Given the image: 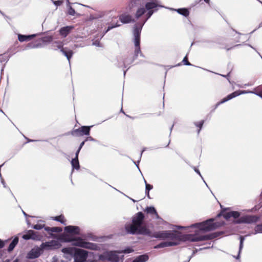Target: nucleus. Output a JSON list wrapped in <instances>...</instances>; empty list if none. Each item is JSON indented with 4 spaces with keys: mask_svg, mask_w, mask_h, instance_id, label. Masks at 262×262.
Masks as SVG:
<instances>
[{
    "mask_svg": "<svg viewBox=\"0 0 262 262\" xmlns=\"http://www.w3.org/2000/svg\"><path fill=\"white\" fill-rule=\"evenodd\" d=\"M145 13V9L143 8H139L136 13V17L139 18Z\"/></svg>",
    "mask_w": 262,
    "mask_h": 262,
    "instance_id": "30",
    "label": "nucleus"
},
{
    "mask_svg": "<svg viewBox=\"0 0 262 262\" xmlns=\"http://www.w3.org/2000/svg\"><path fill=\"white\" fill-rule=\"evenodd\" d=\"M89 139V138H86V139L83 142H82L80 144V146L78 149V150H77L76 152V153H78L79 154L81 148L83 147V146L84 145V143H85V142L88 141V139ZM90 139H92V138L91 137H90Z\"/></svg>",
    "mask_w": 262,
    "mask_h": 262,
    "instance_id": "35",
    "label": "nucleus"
},
{
    "mask_svg": "<svg viewBox=\"0 0 262 262\" xmlns=\"http://www.w3.org/2000/svg\"><path fill=\"white\" fill-rule=\"evenodd\" d=\"M52 220L59 222L63 225H66V220L63 215L61 214L58 216H54L52 217Z\"/></svg>",
    "mask_w": 262,
    "mask_h": 262,
    "instance_id": "25",
    "label": "nucleus"
},
{
    "mask_svg": "<svg viewBox=\"0 0 262 262\" xmlns=\"http://www.w3.org/2000/svg\"><path fill=\"white\" fill-rule=\"evenodd\" d=\"M78 154L76 153L75 158L73 159L71 161V164L73 168L78 170L80 168V165L78 160Z\"/></svg>",
    "mask_w": 262,
    "mask_h": 262,
    "instance_id": "19",
    "label": "nucleus"
},
{
    "mask_svg": "<svg viewBox=\"0 0 262 262\" xmlns=\"http://www.w3.org/2000/svg\"><path fill=\"white\" fill-rule=\"evenodd\" d=\"M244 241V237L243 236H241L240 237L239 251L241 250V249L243 248Z\"/></svg>",
    "mask_w": 262,
    "mask_h": 262,
    "instance_id": "38",
    "label": "nucleus"
},
{
    "mask_svg": "<svg viewBox=\"0 0 262 262\" xmlns=\"http://www.w3.org/2000/svg\"><path fill=\"white\" fill-rule=\"evenodd\" d=\"M158 6L159 5L155 2H148L145 4V8L147 10H153Z\"/></svg>",
    "mask_w": 262,
    "mask_h": 262,
    "instance_id": "26",
    "label": "nucleus"
},
{
    "mask_svg": "<svg viewBox=\"0 0 262 262\" xmlns=\"http://www.w3.org/2000/svg\"><path fill=\"white\" fill-rule=\"evenodd\" d=\"M99 259L100 260H103L104 259H107L108 261L111 262H119V257L116 254V252H110L106 254V255H104L101 254L99 256Z\"/></svg>",
    "mask_w": 262,
    "mask_h": 262,
    "instance_id": "9",
    "label": "nucleus"
},
{
    "mask_svg": "<svg viewBox=\"0 0 262 262\" xmlns=\"http://www.w3.org/2000/svg\"><path fill=\"white\" fill-rule=\"evenodd\" d=\"M64 231L74 235L80 234V229L78 226H68L64 227Z\"/></svg>",
    "mask_w": 262,
    "mask_h": 262,
    "instance_id": "12",
    "label": "nucleus"
},
{
    "mask_svg": "<svg viewBox=\"0 0 262 262\" xmlns=\"http://www.w3.org/2000/svg\"><path fill=\"white\" fill-rule=\"evenodd\" d=\"M180 241H174L173 242H164L160 243L159 244L156 245L155 247V248H162L166 247H170L173 246L178 245L179 244Z\"/></svg>",
    "mask_w": 262,
    "mask_h": 262,
    "instance_id": "15",
    "label": "nucleus"
},
{
    "mask_svg": "<svg viewBox=\"0 0 262 262\" xmlns=\"http://www.w3.org/2000/svg\"><path fill=\"white\" fill-rule=\"evenodd\" d=\"M206 3H209V0H204Z\"/></svg>",
    "mask_w": 262,
    "mask_h": 262,
    "instance_id": "49",
    "label": "nucleus"
},
{
    "mask_svg": "<svg viewBox=\"0 0 262 262\" xmlns=\"http://www.w3.org/2000/svg\"><path fill=\"white\" fill-rule=\"evenodd\" d=\"M58 49H60V50H61V49H62V48H63V46H62V45H58Z\"/></svg>",
    "mask_w": 262,
    "mask_h": 262,
    "instance_id": "47",
    "label": "nucleus"
},
{
    "mask_svg": "<svg viewBox=\"0 0 262 262\" xmlns=\"http://www.w3.org/2000/svg\"><path fill=\"white\" fill-rule=\"evenodd\" d=\"M63 238L66 242H73V245L81 248L93 250L99 249V246L96 244L85 241L81 238H71L68 235H63Z\"/></svg>",
    "mask_w": 262,
    "mask_h": 262,
    "instance_id": "4",
    "label": "nucleus"
},
{
    "mask_svg": "<svg viewBox=\"0 0 262 262\" xmlns=\"http://www.w3.org/2000/svg\"><path fill=\"white\" fill-rule=\"evenodd\" d=\"M183 64L186 66H190L191 63L188 61L187 56L186 55L182 60Z\"/></svg>",
    "mask_w": 262,
    "mask_h": 262,
    "instance_id": "36",
    "label": "nucleus"
},
{
    "mask_svg": "<svg viewBox=\"0 0 262 262\" xmlns=\"http://www.w3.org/2000/svg\"><path fill=\"white\" fill-rule=\"evenodd\" d=\"M119 19L122 24L135 22V20L132 18L130 15L125 13L120 15L119 16Z\"/></svg>",
    "mask_w": 262,
    "mask_h": 262,
    "instance_id": "11",
    "label": "nucleus"
},
{
    "mask_svg": "<svg viewBox=\"0 0 262 262\" xmlns=\"http://www.w3.org/2000/svg\"><path fill=\"white\" fill-rule=\"evenodd\" d=\"M225 210L226 209L222 210L221 213L218 214V216H223L225 219L228 220L231 217V211L226 212Z\"/></svg>",
    "mask_w": 262,
    "mask_h": 262,
    "instance_id": "29",
    "label": "nucleus"
},
{
    "mask_svg": "<svg viewBox=\"0 0 262 262\" xmlns=\"http://www.w3.org/2000/svg\"><path fill=\"white\" fill-rule=\"evenodd\" d=\"M227 50H229L230 49H232V47L231 48H226Z\"/></svg>",
    "mask_w": 262,
    "mask_h": 262,
    "instance_id": "50",
    "label": "nucleus"
},
{
    "mask_svg": "<svg viewBox=\"0 0 262 262\" xmlns=\"http://www.w3.org/2000/svg\"><path fill=\"white\" fill-rule=\"evenodd\" d=\"M13 262H18V260L17 259H15Z\"/></svg>",
    "mask_w": 262,
    "mask_h": 262,
    "instance_id": "51",
    "label": "nucleus"
},
{
    "mask_svg": "<svg viewBox=\"0 0 262 262\" xmlns=\"http://www.w3.org/2000/svg\"><path fill=\"white\" fill-rule=\"evenodd\" d=\"M120 26V24H118V23H116V24L115 25H114V26H108L106 31H109L110 30L113 29V28L119 27Z\"/></svg>",
    "mask_w": 262,
    "mask_h": 262,
    "instance_id": "40",
    "label": "nucleus"
},
{
    "mask_svg": "<svg viewBox=\"0 0 262 262\" xmlns=\"http://www.w3.org/2000/svg\"><path fill=\"white\" fill-rule=\"evenodd\" d=\"M40 223H38L37 224L34 225L33 226V228L36 230H40L43 228H45L46 227L45 224L42 223L43 222L40 221Z\"/></svg>",
    "mask_w": 262,
    "mask_h": 262,
    "instance_id": "31",
    "label": "nucleus"
},
{
    "mask_svg": "<svg viewBox=\"0 0 262 262\" xmlns=\"http://www.w3.org/2000/svg\"><path fill=\"white\" fill-rule=\"evenodd\" d=\"M91 126H82L78 128L74 129L71 132V135L75 137H80L84 135H89Z\"/></svg>",
    "mask_w": 262,
    "mask_h": 262,
    "instance_id": "8",
    "label": "nucleus"
},
{
    "mask_svg": "<svg viewBox=\"0 0 262 262\" xmlns=\"http://www.w3.org/2000/svg\"><path fill=\"white\" fill-rule=\"evenodd\" d=\"M67 2L69 3V0H67Z\"/></svg>",
    "mask_w": 262,
    "mask_h": 262,
    "instance_id": "53",
    "label": "nucleus"
},
{
    "mask_svg": "<svg viewBox=\"0 0 262 262\" xmlns=\"http://www.w3.org/2000/svg\"><path fill=\"white\" fill-rule=\"evenodd\" d=\"M148 12L146 14V16H147V19H148L149 18H150L151 17V16L152 15V14L154 13V10H148Z\"/></svg>",
    "mask_w": 262,
    "mask_h": 262,
    "instance_id": "39",
    "label": "nucleus"
},
{
    "mask_svg": "<svg viewBox=\"0 0 262 262\" xmlns=\"http://www.w3.org/2000/svg\"><path fill=\"white\" fill-rule=\"evenodd\" d=\"M73 28V27L72 26L62 27L60 29L59 33L61 36L66 37Z\"/></svg>",
    "mask_w": 262,
    "mask_h": 262,
    "instance_id": "17",
    "label": "nucleus"
},
{
    "mask_svg": "<svg viewBox=\"0 0 262 262\" xmlns=\"http://www.w3.org/2000/svg\"><path fill=\"white\" fill-rule=\"evenodd\" d=\"M145 184H146V193L148 198H150L149 196V190L152 189L153 186L152 185L149 184L147 183L146 181H145Z\"/></svg>",
    "mask_w": 262,
    "mask_h": 262,
    "instance_id": "32",
    "label": "nucleus"
},
{
    "mask_svg": "<svg viewBox=\"0 0 262 262\" xmlns=\"http://www.w3.org/2000/svg\"><path fill=\"white\" fill-rule=\"evenodd\" d=\"M62 3H63L62 1H56L54 2V4L57 6H60L62 4Z\"/></svg>",
    "mask_w": 262,
    "mask_h": 262,
    "instance_id": "41",
    "label": "nucleus"
},
{
    "mask_svg": "<svg viewBox=\"0 0 262 262\" xmlns=\"http://www.w3.org/2000/svg\"><path fill=\"white\" fill-rule=\"evenodd\" d=\"M35 36V34L30 35H25L21 34L18 35V39L20 42H24L26 41H28L32 39Z\"/></svg>",
    "mask_w": 262,
    "mask_h": 262,
    "instance_id": "18",
    "label": "nucleus"
},
{
    "mask_svg": "<svg viewBox=\"0 0 262 262\" xmlns=\"http://www.w3.org/2000/svg\"><path fill=\"white\" fill-rule=\"evenodd\" d=\"M240 93L238 92V91H235L233 93L228 95L227 97L223 98L222 100H221L220 102L216 103L215 108L217 107L219 105L221 104H222L224 102H226V101L235 98L236 96H238L240 95Z\"/></svg>",
    "mask_w": 262,
    "mask_h": 262,
    "instance_id": "13",
    "label": "nucleus"
},
{
    "mask_svg": "<svg viewBox=\"0 0 262 262\" xmlns=\"http://www.w3.org/2000/svg\"><path fill=\"white\" fill-rule=\"evenodd\" d=\"M2 182H3V184H4V187H6V186L5 185V184H4V182L3 181Z\"/></svg>",
    "mask_w": 262,
    "mask_h": 262,
    "instance_id": "52",
    "label": "nucleus"
},
{
    "mask_svg": "<svg viewBox=\"0 0 262 262\" xmlns=\"http://www.w3.org/2000/svg\"><path fill=\"white\" fill-rule=\"evenodd\" d=\"M45 230L46 231H47L49 233H51L52 232L59 233L62 231V228L58 227H45Z\"/></svg>",
    "mask_w": 262,
    "mask_h": 262,
    "instance_id": "21",
    "label": "nucleus"
},
{
    "mask_svg": "<svg viewBox=\"0 0 262 262\" xmlns=\"http://www.w3.org/2000/svg\"><path fill=\"white\" fill-rule=\"evenodd\" d=\"M258 95L262 98V92H260Z\"/></svg>",
    "mask_w": 262,
    "mask_h": 262,
    "instance_id": "48",
    "label": "nucleus"
},
{
    "mask_svg": "<svg viewBox=\"0 0 262 262\" xmlns=\"http://www.w3.org/2000/svg\"><path fill=\"white\" fill-rule=\"evenodd\" d=\"M177 11L178 13L185 16L187 17L189 15V11L188 9L186 8H180L177 10Z\"/></svg>",
    "mask_w": 262,
    "mask_h": 262,
    "instance_id": "28",
    "label": "nucleus"
},
{
    "mask_svg": "<svg viewBox=\"0 0 262 262\" xmlns=\"http://www.w3.org/2000/svg\"><path fill=\"white\" fill-rule=\"evenodd\" d=\"M61 52L67 57L69 61H70L72 57L73 52L71 50L68 49L67 48H62Z\"/></svg>",
    "mask_w": 262,
    "mask_h": 262,
    "instance_id": "23",
    "label": "nucleus"
},
{
    "mask_svg": "<svg viewBox=\"0 0 262 262\" xmlns=\"http://www.w3.org/2000/svg\"><path fill=\"white\" fill-rule=\"evenodd\" d=\"M76 248L67 247L62 249L61 251L71 257H73Z\"/></svg>",
    "mask_w": 262,
    "mask_h": 262,
    "instance_id": "22",
    "label": "nucleus"
},
{
    "mask_svg": "<svg viewBox=\"0 0 262 262\" xmlns=\"http://www.w3.org/2000/svg\"><path fill=\"white\" fill-rule=\"evenodd\" d=\"M204 120H201L199 122H196L194 123L195 125L199 128L198 130V133L199 134L204 124Z\"/></svg>",
    "mask_w": 262,
    "mask_h": 262,
    "instance_id": "34",
    "label": "nucleus"
},
{
    "mask_svg": "<svg viewBox=\"0 0 262 262\" xmlns=\"http://www.w3.org/2000/svg\"><path fill=\"white\" fill-rule=\"evenodd\" d=\"M137 234L147 235L151 237L152 233L146 227V226H141L137 230Z\"/></svg>",
    "mask_w": 262,
    "mask_h": 262,
    "instance_id": "16",
    "label": "nucleus"
},
{
    "mask_svg": "<svg viewBox=\"0 0 262 262\" xmlns=\"http://www.w3.org/2000/svg\"><path fill=\"white\" fill-rule=\"evenodd\" d=\"M144 217L142 212H137L133 217L132 223L125 225L126 232L132 234H136L138 228L142 225Z\"/></svg>",
    "mask_w": 262,
    "mask_h": 262,
    "instance_id": "3",
    "label": "nucleus"
},
{
    "mask_svg": "<svg viewBox=\"0 0 262 262\" xmlns=\"http://www.w3.org/2000/svg\"><path fill=\"white\" fill-rule=\"evenodd\" d=\"M142 30V27L137 26L136 25L134 28L133 34L134 36V43H135V51L134 56L132 59L128 62L127 59H124L123 61L124 65L126 67V64L132 63L135 59L137 58L139 54H142V52L140 49V34Z\"/></svg>",
    "mask_w": 262,
    "mask_h": 262,
    "instance_id": "2",
    "label": "nucleus"
},
{
    "mask_svg": "<svg viewBox=\"0 0 262 262\" xmlns=\"http://www.w3.org/2000/svg\"><path fill=\"white\" fill-rule=\"evenodd\" d=\"M133 250H132V249H125L123 252L124 253H130L133 251Z\"/></svg>",
    "mask_w": 262,
    "mask_h": 262,
    "instance_id": "43",
    "label": "nucleus"
},
{
    "mask_svg": "<svg viewBox=\"0 0 262 262\" xmlns=\"http://www.w3.org/2000/svg\"><path fill=\"white\" fill-rule=\"evenodd\" d=\"M74 258L75 262H84L86 260L87 262H97V259H91L90 258L92 257L94 258L93 253L90 254L88 255V252L83 249L76 248L73 255Z\"/></svg>",
    "mask_w": 262,
    "mask_h": 262,
    "instance_id": "6",
    "label": "nucleus"
},
{
    "mask_svg": "<svg viewBox=\"0 0 262 262\" xmlns=\"http://www.w3.org/2000/svg\"><path fill=\"white\" fill-rule=\"evenodd\" d=\"M4 246V243L3 241L0 239V249L2 248Z\"/></svg>",
    "mask_w": 262,
    "mask_h": 262,
    "instance_id": "44",
    "label": "nucleus"
},
{
    "mask_svg": "<svg viewBox=\"0 0 262 262\" xmlns=\"http://www.w3.org/2000/svg\"><path fill=\"white\" fill-rule=\"evenodd\" d=\"M262 233V223L257 225L254 228V234Z\"/></svg>",
    "mask_w": 262,
    "mask_h": 262,
    "instance_id": "33",
    "label": "nucleus"
},
{
    "mask_svg": "<svg viewBox=\"0 0 262 262\" xmlns=\"http://www.w3.org/2000/svg\"><path fill=\"white\" fill-rule=\"evenodd\" d=\"M201 231H210L216 229L217 226L213 223V219H209L205 222L194 225Z\"/></svg>",
    "mask_w": 262,
    "mask_h": 262,
    "instance_id": "7",
    "label": "nucleus"
},
{
    "mask_svg": "<svg viewBox=\"0 0 262 262\" xmlns=\"http://www.w3.org/2000/svg\"><path fill=\"white\" fill-rule=\"evenodd\" d=\"M75 13V10L72 7H70L68 10V14L71 15H74Z\"/></svg>",
    "mask_w": 262,
    "mask_h": 262,
    "instance_id": "37",
    "label": "nucleus"
},
{
    "mask_svg": "<svg viewBox=\"0 0 262 262\" xmlns=\"http://www.w3.org/2000/svg\"><path fill=\"white\" fill-rule=\"evenodd\" d=\"M148 259V256L147 255L144 254L141 255L137 257H136L135 259L133 260V262H145Z\"/></svg>",
    "mask_w": 262,
    "mask_h": 262,
    "instance_id": "24",
    "label": "nucleus"
},
{
    "mask_svg": "<svg viewBox=\"0 0 262 262\" xmlns=\"http://www.w3.org/2000/svg\"><path fill=\"white\" fill-rule=\"evenodd\" d=\"M230 73V72H229V73H228V74H227V75H221L222 76H223V77H227V76H229Z\"/></svg>",
    "mask_w": 262,
    "mask_h": 262,
    "instance_id": "46",
    "label": "nucleus"
},
{
    "mask_svg": "<svg viewBox=\"0 0 262 262\" xmlns=\"http://www.w3.org/2000/svg\"><path fill=\"white\" fill-rule=\"evenodd\" d=\"M18 238L17 237H15L13 239L12 242L10 244L8 249V251L9 252L12 251L14 249V248H15L16 245L18 244Z\"/></svg>",
    "mask_w": 262,
    "mask_h": 262,
    "instance_id": "27",
    "label": "nucleus"
},
{
    "mask_svg": "<svg viewBox=\"0 0 262 262\" xmlns=\"http://www.w3.org/2000/svg\"><path fill=\"white\" fill-rule=\"evenodd\" d=\"M240 213L238 211H231V217L236 219L234 223L235 224H252L256 223L259 219V217L256 215H246L240 217Z\"/></svg>",
    "mask_w": 262,
    "mask_h": 262,
    "instance_id": "5",
    "label": "nucleus"
},
{
    "mask_svg": "<svg viewBox=\"0 0 262 262\" xmlns=\"http://www.w3.org/2000/svg\"><path fill=\"white\" fill-rule=\"evenodd\" d=\"M51 244V243L46 242V243H43L42 245L43 246V247H51L52 246Z\"/></svg>",
    "mask_w": 262,
    "mask_h": 262,
    "instance_id": "42",
    "label": "nucleus"
},
{
    "mask_svg": "<svg viewBox=\"0 0 262 262\" xmlns=\"http://www.w3.org/2000/svg\"><path fill=\"white\" fill-rule=\"evenodd\" d=\"M222 233V232H216L206 235H203L200 233H195L194 234H189L181 236L178 231L167 230L155 232L152 233L151 237L161 239L168 238L177 241H188L191 242H195L212 239L219 237Z\"/></svg>",
    "mask_w": 262,
    "mask_h": 262,
    "instance_id": "1",
    "label": "nucleus"
},
{
    "mask_svg": "<svg viewBox=\"0 0 262 262\" xmlns=\"http://www.w3.org/2000/svg\"><path fill=\"white\" fill-rule=\"evenodd\" d=\"M144 211L151 215H155L156 219H159V215L154 207H147Z\"/></svg>",
    "mask_w": 262,
    "mask_h": 262,
    "instance_id": "20",
    "label": "nucleus"
},
{
    "mask_svg": "<svg viewBox=\"0 0 262 262\" xmlns=\"http://www.w3.org/2000/svg\"><path fill=\"white\" fill-rule=\"evenodd\" d=\"M23 238L25 240H28L30 239L33 240H38L39 239V236L38 235L36 234L34 231L30 230L26 233V234L23 235Z\"/></svg>",
    "mask_w": 262,
    "mask_h": 262,
    "instance_id": "10",
    "label": "nucleus"
},
{
    "mask_svg": "<svg viewBox=\"0 0 262 262\" xmlns=\"http://www.w3.org/2000/svg\"><path fill=\"white\" fill-rule=\"evenodd\" d=\"M194 169L195 172H196L198 174H199L200 175V172L199 170L196 168L194 167Z\"/></svg>",
    "mask_w": 262,
    "mask_h": 262,
    "instance_id": "45",
    "label": "nucleus"
},
{
    "mask_svg": "<svg viewBox=\"0 0 262 262\" xmlns=\"http://www.w3.org/2000/svg\"><path fill=\"white\" fill-rule=\"evenodd\" d=\"M40 255V249H32L30 251L27 255V257L29 259H34L38 257Z\"/></svg>",
    "mask_w": 262,
    "mask_h": 262,
    "instance_id": "14",
    "label": "nucleus"
}]
</instances>
